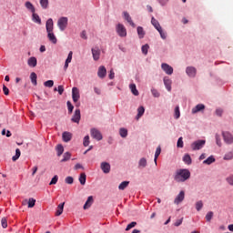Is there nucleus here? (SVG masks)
<instances>
[{
    "mask_svg": "<svg viewBox=\"0 0 233 233\" xmlns=\"http://www.w3.org/2000/svg\"><path fill=\"white\" fill-rule=\"evenodd\" d=\"M190 170L187 168L177 169L173 175V179L176 183H185L190 179Z\"/></svg>",
    "mask_w": 233,
    "mask_h": 233,
    "instance_id": "f257e3e1",
    "label": "nucleus"
},
{
    "mask_svg": "<svg viewBox=\"0 0 233 233\" xmlns=\"http://www.w3.org/2000/svg\"><path fill=\"white\" fill-rule=\"evenodd\" d=\"M46 30L47 32V38L53 45H57V37L54 34V19L49 18L46 22Z\"/></svg>",
    "mask_w": 233,
    "mask_h": 233,
    "instance_id": "f03ea898",
    "label": "nucleus"
},
{
    "mask_svg": "<svg viewBox=\"0 0 233 233\" xmlns=\"http://www.w3.org/2000/svg\"><path fill=\"white\" fill-rule=\"evenodd\" d=\"M206 144H207V140L198 139V140L193 141L190 145V147L193 151L201 150V148H203Z\"/></svg>",
    "mask_w": 233,
    "mask_h": 233,
    "instance_id": "7ed1b4c3",
    "label": "nucleus"
},
{
    "mask_svg": "<svg viewBox=\"0 0 233 233\" xmlns=\"http://www.w3.org/2000/svg\"><path fill=\"white\" fill-rule=\"evenodd\" d=\"M57 26L60 30V32H65L68 26V17L66 16H62L58 18L57 20Z\"/></svg>",
    "mask_w": 233,
    "mask_h": 233,
    "instance_id": "20e7f679",
    "label": "nucleus"
},
{
    "mask_svg": "<svg viewBox=\"0 0 233 233\" xmlns=\"http://www.w3.org/2000/svg\"><path fill=\"white\" fill-rule=\"evenodd\" d=\"M186 74L190 79H195L196 76H198V68L194 66H188L186 67Z\"/></svg>",
    "mask_w": 233,
    "mask_h": 233,
    "instance_id": "39448f33",
    "label": "nucleus"
},
{
    "mask_svg": "<svg viewBox=\"0 0 233 233\" xmlns=\"http://www.w3.org/2000/svg\"><path fill=\"white\" fill-rule=\"evenodd\" d=\"M222 137L226 145H233V135L229 131H223Z\"/></svg>",
    "mask_w": 233,
    "mask_h": 233,
    "instance_id": "423d86ee",
    "label": "nucleus"
},
{
    "mask_svg": "<svg viewBox=\"0 0 233 233\" xmlns=\"http://www.w3.org/2000/svg\"><path fill=\"white\" fill-rule=\"evenodd\" d=\"M116 32L119 37H127V27L123 24H117L116 25Z\"/></svg>",
    "mask_w": 233,
    "mask_h": 233,
    "instance_id": "0eeeda50",
    "label": "nucleus"
},
{
    "mask_svg": "<svg viewBox=\"0 0 233 233\" xmlns=\"http://www.w3.org/2000/svg\"><path fill=\"white\" fill-rule=\"evenodd\" d=\"M90 134L93 139H96V141H101V139H103V135L101 134V131L96 127L91 128Z\"/></svg>",
    "mask_w": 233,
    "mask_h": 233,
    "instance_id": "6e6552de",
    "label": "nucleus"
},
{
    "mask_svg": "<svg viewBox=\"0 0 233 233\" xmlns=\"http://www.w3.org/2000/svg\"><path fill=\"white\" fill-rule=\"evenodd\" d=\"M161 69L165 74H167V76H172L174 74V67L167 63L161 64Z\"/></svg>",
    "mask_w": 233,
    "mask_h": 233,
    "instance_id": "1a4fd4ad",
    "label": "nucleus"
},
{
    "mask_svg": "<svg viewBox=\"0 0 233 233\" xmlns=\"http://www.w3.org/2000/svg\"><path fill=\"white\" fill-rule=\"evenodd\" d=\"M71 121L73 123H76L77 125H79V121H81V109L75 110V113L71 118Z\"/></svg>",
    "mask_w": 233,
    "mask_h": 233,
    "instance_id": "9d476101",
    "label": "nucleus"
},
{
    "mask_svg": "<svg viewBox=\"0 0 233 233\" xmlns=\"http://www.w3.org/2000/svg\"><path fill=\"white\" fill-rule=\"evenodd\" d=\"M163 83L167 92H172V79L168 76H164Z\"/></svg>",
    "mask_w": 233,
    "mask_h": 233,
    "instance_id": "9b49d317",
    "label": "nucleus"
},
{
    "mask_svg": "<svg viewBox=\"0 0 233 233\" xmlns=\"http://www.w3.org/2000/svg\"><path fill=\"white\" fill-rule=\"evenodd\" d=\"M123 18L128 23V25H130V26H132V28H136V24L134 23V21H132V16H130V14H128V12H123Z\"/></svg>",
    "mask_w": 233,
    "mask_h": 233,
    "instance_id": "f8f14e48",
    "label": "nucleus"
},
{
    "mask_svg": "<svg viewBox=\"0 0 233 233\" xmlns=\"http://www.w3.org/2000/svg\"><path fill=\"white\" fill-rule=\"evenodd\" d=\"M91 52L94 61H99V57H101V49H99V47H94L91 49Z\"/></svg>",
    "mask_w": 233,
    "mask_h": 233,
    "instance_id": "ddd939ff",
    "label": "nucleus"
},
{
    "mask_svg": "<svg viewBox=\"0 0 233 233\" xmlns=\"http://www.w3.org/2000/svg\"><path fill=\"white\" fill-rule=\"evenodd\" d=\"M81 97V95H79V89L77 87L72 88V99L74 103H77Z\"/></svg>",
    "mask_w": 233,
    "mask_h": 233,
    "instance_id": "4468645a",
    "label": "nucleus"
},
{
    "mask_svg": "<svg viewBox=\"0 0 233 233\" xmlns=\"http://www.w3.org/2000/svg\"><path fill=\"white\" fill-rule=\"evenodd\" d=\"M185 200V191H180L178 195L175 198L174 204L179 205V203H183Z\"/></svg>",
    "mask_w": 233,
    "mask_h": 233,
    "instance_id": "2eb2a0df",
    "label": "nucleus"
},
{
    "mask_svg": "<svg viewBox=\"0 0 233 233\" xmlns=\"http://www.w3.org/2000/svg\"><path fill=\"white\" fill-rule=\"evenodd\" d=\"M97 76L100 79H105V77H106V67H105V66H100L98 67Z\"/></svg>",
    "mask_w": 233,
    "mask_h": 233,
    "instance_id": "dca6fc26",
    "label": "nucleus"
},
{
    "mask_svg": "<svg viewBox=\"0 0 233 233\" xmlns=\"http://www.w3.org/2000/svg\"><path fill=\"white\" fill-rule=\"evenodd\" d=\"M100 168L104 172V174H110V163L108 162H102L100 164Z\"/></svg>",
    "mask_w": 233,
    "mask_h": 233,
    "instance_id": "f3484780",
    "label": "nucleus"
},
{
    "mask_svg": "<svg viewBox=\"0 0 233 233\" xmlns=\"http://www.w3.org/2000/svg\"><path fill=\"white\" fill-rule=\"evenodd\" d=\"M137 116H136V119L137 121H139V119H141V117H143V116H145V106H138V108L137 109Z\"/></svg>",
    "mask_w": 233,
    "mask_h": 233,
    "instance_id": "a211bd4d",
    "label": "nucleus"
},
{
    "mask_svg": "<svg viewBox=\"0 0 233 233\" xmlns=\"http://www.w3.org/2000/svg\"><path fill=\"white\" fill-rule=\"evenodd\" d=\"M27 65L31 68H35L37 66V58H35V56L29 57L27 60Z\"/></svg>",
    "mask_w": 233,
    "mask_h": 233,
    "instance_id": "6ab92c4d",
    "label": "nucleus"
},
{
    "mask_svg": "<svg viewBox=\"0 0 233 233\" xmlns=\"http://www.w3.org/2000/svg\"><path fill=\"white\" fill-rule=\"evenodd\" d=\"M62 139L65 143H68L69 141H72V133L68 131H65L62 134Z\"/></svg>",
    "mask_w": 233,
    "mask_h": 233,
    "instance_id": "aec40b11",
    "label": "nucleus"
},
{
    "mask_svg": "<svg viewBox=\"0 0 233 233\" xmlns=\"http://www.w3.org/2000/svg\"><path fill=\"white\" fill-rule=\"evenodd\" d=\"M205 110V105L204 104H198L195 107L192 108L191 113L192 114H198V112H203Z\"/></svg>",
    "mask_w": 233,
    "mask_h": 233,
    "instance_id": "412c9836",
    "label": "nucleus"
},
{
    "mask_svg": "<svg viewBox=\"0 0 233 233\" xmlns=\"http://www.w3.org/2000/svg\"><path fill=\"white\" fill-rule=\"evenodd\" d=\"M92 203H94V197L90 196L87 198V200L86 201V203L84 205V210L90 208V207H92Z\"/></svg>",
    "mask_w": 233,
    "mask_h": 233,
    "instance_id": "4be33fe9",
    "label": "nucleus"
},
{
    "mask_svg": "<svg viewBox=\"0 0 233 233\" xmlns=\"http://www.w3.org/2000/svg\"><path fill=\"white\" fill-rule=\"evenodd\" d=\"M151 25L156 28L157 30H159L161 27V24H159V21L156 19L154 16L151 17Z\"/></svg>",
    "mask_w": 233,
    "mask_h": 233,
    "instance_id": "5701e85b",
    "label": "nucleus"
},
{
    "mask_svg": "<svg viewBox=\"0 0 233 233\" xmlns=\"http://www.w3.org/2000/svg\"><path fill=\"white\" fill-rule=\"evenodd\" d=\"M147 165V158L141 157V158L139 159V161H138V168H139L140 170H142V168H146Z\"/></svg>",
    "mask_w": 233,
    "mask_h": 233,
    "instance_id": "b1692460",
    "label": "nucleus"
},
{
    "mask_svg": "<svg viewBox=\"0 0 233 233\" xmlns=\"http://www.w3.org/2000/svg\"><path fill=\"white\" fill-rule=\"evenodd\" d=\"M25 6L32 14H34L35 12V7L34 6V5L30 1L25 2Z\"/></svg>",
    "mask_w": 233,
    "mask_h": 233,
    "instance_id": "393cba45",
    "label": "nucleus"
},
{
    "mask_svg": "<svg viewBox=\"0 0 233 233\" xmlns=\"http://www.w3.org/2000/svg\"><path fill=\"white\" fill-rule=\"evenodd\" d=\"M161 37V39H163V41H165L167 39V37H168V34L167 33V31L164 30L163 27H161L160 29L157 30Z\"/></svg>",
    "mask_w": 233,
    "mask_h": 233,
    "instance_id": "a878e982",
    "label": "nucleus"
},
{
    "mask_svg": "<svg viewBox=\"0 0 233 233\" xmlns=\"http://www.w3.org/2000/svg\"><path fill=\"white\" fill-rule=\"evenodd\" d=\"M182 161L185 163V165H192V157L189 154L184 155Z\"/></svg>",
    "mask_w": 233,
    "mask_h": 233,
    "instance_id": "bb28decb",
    "label": "nucleus"
},
{
    "mask_svg": "<svg viewBox=\"0 0 233 233\" xmlns=\"http://www.w3.org/2000/svg\"><path fill=\"white\" fill-rule=\"evenodd\" d=\"M32 21L33 23H36V25H41V17L35 12L32 13Z\"/></svg>",
    "mask_w": 233,
    "mask_h": 233,
    "instance_id": "cd10ccee",
    "label": "nucleus"
},
{
    "mask_svg": "<svg viewBox=\"0 0 233 233\" xmlns=\"http://www.w3.org/2000/svg\"><path fill=\"white\" fill-rule=\"evenodd\" d=\"M65 209V202L58 205L56 216H61L63 214V210Z\"/></svg>",
    "mask_w": 233,
    "mask_h": 233,
    "instance_id": "c85d7f7f",
    "label": "nucleus"
},
{
    "mask_svg": "<svg viewBox=\"0 0 233 233\" xmlns=\"http://www.w3.org/2000/svg\"><path fill=\"white\" fill-rule=\"evenodd\" d=\"M129 88H130L133 96H139V91L137 90L136 84H130Z\"/></svg>",
    "mask_w": 233,
    "mask_h": 233,
    "instance_id": "c756f323",
    "label": "nucleus"
},
{
    "mask_svg": "<svg viewBox=\"0 0 233 233\" xmlns=\"http://www.w3.org/2000/svg\"><path fill=\"white\" fill-rule=\"evenodd\" d=\"M137 32L139 39H143V37H145L146 33H145V29H143V26H138L137 28Z\"/></svg>",
    "mask_w": 233,
    "mask_h": 233,
    "instance_id": "7c9ffc66",
    "label": "nucleus"
},
{
    "mask_svg": "<svg viewBox=\"0 0 233 233\" xmlns=\"http://www.w3.org/2000/svg\"><path fill=\"white\" fill-rule=\"evenodd\" d=\"M119 136L125 139V137H127L128 136V129L125 127H121L119 129Z\"/></svg>",
    "mask_w": 233,
    "mask_h": 233,
    "instance_id": "2f4dec72",
    "label": "nucleus"
},
{
    "mask_svg": "<svg viewBox=\"0 0 233 233\" xmlns=\"http://www.w3.org/2000/svg\"><path fill=\"white\" fill-rule=\"evenodd\" d=\"M212 163H216V158L214 157V156H210L203 161L204 165H212Z\"/></svg>",
    "mask_w": 233,
    "mask_h": 233,
    "instance_id": "473e14b6",
    "label": "nucleus"
},
{
    "mask_svg": "<svg viewBox=\"0 0 233 233\" xmlns=\"http://www.w3.org/2000/svg\"><path fill=\"white\" fill-rule=\"evenodd\" d=\"M31 83L36 86H37V74L35 72L31 73L30 75Z\"/></svg>",
    "mask_w": 233,
    "mask_h": 233,
    "instance_id": "72a5a7b5",
    "label": "nucleus"
},
{
    "mask_svg": "<svg viewBox=\"0 0 233 233\" xmlns=\"http://www.w3.org/2000/svg\"><path fill=\"white\" fill-rule=\"evenodd\" d=\"M160 155H161V147L158 146L156 149L155 157H154V162L156 165H157V157H159Z\"/></svg>",
    "mask_w": 233,
    "mask_h": 233,
    "instance_id": "f704fd0d",
    "label": "nucleus"
},
{
    "mask_svg": "<svg viewBox=\"0 0 233 233\" xmlns=\"http://www.w3.org/2000/svg\"><path fill=\"white\" fill-rule=\"evenodd\" d=\"M78 181L80 185H86V174L81 173L78 178Z\"/></svg>",
    "mask_w": 233,
    "mask_h": 233,
    "instance_id": "c9c22d12",
    "label": "nucleus"
},
{
    "mask_svg": "<svg viewBox=\"0 0 233 233\" xmlns=\"http://www.w3.org/2000/svg\"><path fill=\"white\" fill-rule=\"evenodd\" d=\"M56 152L58 157L63 156V153L65 152V147H63V145L58 144L56 146Z\"/></svg>",
    "mask_w": 233,
    "mask_h": 233,
    "instance_id": "e433bc0d",
    "label": "nucleus"
},
{
    "mask_svg": "<svg viewBox=\"0 0 233 233\" xmlns=\"http://www.w3.org/2000/svg\"><path fill=\"white\" fill-rule=\"evenodd\" d=\"M128 185H130V181L121 182L118 186V190H125V188H127V187H128Z\"/></svg>",
    "mask_w": 233,
    "mask_h": 233,
    "instance_id": "4c0bfd02",
    "label": "nucleus"
},
{
    "mask_svg": "<svg viewBox=\"0 0 233 233\" xmlns=\"http://www.w3.org/2000/svg\"><path fill=\"white\" fill-rule=\"evenodd\" d=\"M174 117L175 119H179V117H181V111L179 110V106H177L175 107Z\"/></svg>",
    "mask_w": 233,
    "mask_h": 233,
    "instance_id": "58836bf2",
    "label": "nucleus"
},
{
    "mask_svg": "<svg viewBox=\"0 0 233 233\" xmlns=\"http://www.w3.org/2000/svg\"><path fill=\"white\" fill-rule=\"evenodd\" d=\"M224 159L225 161H230V159H233V149L225 154Z\"/></svg>",
    "mask_w": 233,
    "mask_h": 233,
    "instance_id": "ea45409f",
    "label": "nucleus"
},
{
    "mask_svg": "<svg viewBox=\"0 0 233 233\" xmlns=\"http://www.w3.org/2000/svg\"><path fill=\"white\" fill-rule=\"evenodd\" d=\"M70 157H72V154H70V152H66L63 155V159L61 160V163H65V162L68 161V159H70Z\"/></svg>",
    "mask_w": 233,
    "mask_h": 233,
    "instance_id": "a19ab883",
    "label": "nucleus"
},
{
    "mask_svg": "<svg viewBox=\"0 0 233 233\" xmlns=\"http://www.w3.org/2000/svg\"><path fill=\"white\" fill-rule=\"evenodd\" d=\"M21 157V150L19 148L15 149V155L12 157L13 161H17Z\"/></svg>",
    "mask_w": 233,
    "mask_h": 233,
    "instance_id": "79ce46f5",
    "label": "nucleus"
},
{
    "mask_svg": "<svg viewBox=\"0 0 233 233\" xmlns=\"http://www.w3.org/2000/svg\"><path fill=\"white\" fill-rule=\"evenodd\" d=\"M48 0H40V6L43 8V10H46L48 8Z\"/></svg>",
    "mask_w": 233,
    "mask_h": 233,
    "instance_id": "37998d69",
    "label": "nucleus"
},
{
    "mask_svg": "<svg viewBox=\"0 0 233 233\" xmlns=\"http://www.w3.org/2000/svg\"><path fill=\"white\" fill-rule=\"evenodd\" d=\"M148 48H150V46H148V44L142 46L141 50L144 56H147L148 54Z\"/></svg>",
    "mask_w": 233,
    "mask_h": 233,
    "instance_id": "c03bdc74",
    "label": "nucleus"
},
{
    "mask_svg": "<svg viewBox=\"0 0 233 233\" xmlns=\"http://www.w3.org/2000/svg\"><path fill=\"white\" fill-rule=\"evenodd\" d=\"M55 92H58L59 96H63V92H65V87L63 86H58V87L54 88Z\"/></svg>",
    "mask_w": 233,
    "mask_h": 233,
    "instance_id": "a18cd8bd",
    "label": "nucleus"
},
{
    "mask_svg": "<svg viewBox=\"0 0 233 233\" xmlns=\"http://www.w3.org/2000/svg\"><path fill=\"white\" fill-rule=\"evenodd\" d=\"M68 114H72L74 112V105H72V102L67 101L66 102Z\"/></svg>",
    "mask_w": 233,
    "mask_h": 233,
    "instance_id": "49530a36",
    "label": "nucleus"
},
{
    "mask_svg": "<svg viewBox=\"0 0 233 233\" xmlns=\"http://www.w3.org/2000/svg\"><path fill=\"white\" fill-rule=\"evenodd\" d=\"M213 218H214V212L209 211L206 215V221L210 222V221H212Z\"/></svg>",
    "mask_w": 233,
    "mask_h": 233,
    "instance_id": "de8ad7c7",
    "label": "nucleus"
},
{
    "mask_svg": "<svg viewBox=\"0 0 233 233\" xmlns=\"http://www.w3.org/2000/svg\"><path fill=\"white\" fill-rule=\"evenodd\" d=\"M203 208V201L199 200L196 202V210L199 212Z\"/></svg>",
    "mask_w": 233,
    "mask_h": 233,
    "instance_id": "09e8293b",
    "label": "nucleus"
},
{
    "mask_svg": "<svg viewBox=\"0 0 233 233\" xmlns=\"http://www.w3.org/2000/svg\"><path fill=\"white\" fill-rule=\"evenodd\" d=\"M183 147H184L183 137H180L177 139V148H183Z\"/></svg>",
    "mask_w": 233,
    "mask_h": 233,
    "instance_id": "8fccbe9b",
    "label": "nucleus"
},
{
    "mask_svg": "<svg viewBox=\"0 0 233 233\" xmlns=\"http://www.w3.org/2000/svg\"><path fill=\"white\" fill-rule=\"evenodd\" d=\"M223 108L218 107L215 110V114L216 116H218V117H222L223 116Z\"/></svg>",
    "mask_w": 233,
    "mask_h": 233,
    "instance_id": "3c124183",
    "label": "nucleus"
},
{
    "mask_svg": "<svg viewBox=\"0 0 233 233\" xmlns=\"http://www.w3.org/2000/svg\"><path fill=\"white\" fill-rule=\"evenodd\" d=\"M83 145H84V147H88V145H90V137L89 136H86L84 137Z\"/></svg>",
    "mask_w": 233,
    "mask_h": 233,
    "instance_id": "603ef678",
    "label": "nucleus"
},
{
    "mask_svg": "<svg viewBox=\"0 0 233 233\" xmlns=\"http://www.w3.org/2000/svg\"><path fill=\"white\" fill-rule=\"evenodd\" d=\"M151 94L153 97H159L161 96V94H159V91H157V89L156 88H151Z\"/></svg>",
    "mask_w": 233,
    "mask_h": 233,
    "instance_id": "864d4df0",
    "label": "nucleus"
},
{
    "mask_svg": "<svg viewBox=\"0 0 233 233\" xmlns=\"http://www.w3.org/2000/svg\"><path fill=\"white\" fill-rule=\"evenodd\" d=\"M44 86L47 88H52L54 86V80H47L44 83Z\"/></svg>",
    "mask_w": 233,
    "mask_h": 233,
    "instance_id": "5fc2aeb1",
    "label": "nucleus"
},
{
    "mask_svg": "<svg viewBox=\"0 0 233 233\" xmlns=\"http://www.w3.org/2000/svg\"><path fill=\"white\" fill-rule=\"evenodd\" d=\"M35 207V199L29 198L28 200V208H34Z\"/></svg>",
    "mask_w": 233,
    "mask_h": 233,
    "instance_id": "6e6d98bb",
    "label": "nucleus"
},
{
    "mask_svg": "<svg viewBox=\"0 0 233 233\" xmlns=\"http://www.w3.org/2000/svg\"><path fill=\"white\" fill-rule=\"evenodd\" d=\"M215 139L218 147H221V136H219L218 134H216Z\"/></svg>",
    "mask_w": 233,
    "mask_h": 233,
    "instance_id": "4d7b16f0",
    "label": "nucleus"
},
{
    "mask_svg": "<svg viewBox=\"0 0 233 233\" xmlns=\"http://www.w3.org/2000/svg\"><path fill=\"white\" fill-rule=\"evenodd\" d=\"M58 179H59V177H57V175L54 176V177L51 179L49 185H57Z\"/></svg>",
    "mask_w": 233,
    "mask_h": 233,
    "instance_id": "13d9d810",
    "label": "nucleus"
},
{
    "mask_svg": "<svg viewBox=\"0 0 233 233\" xmlns=\"http://www.w3.org/2000/svg\"><path fill=\"white\" fill-rule=\"evenodd\" d=\"M136 225H137V222L133 221V222L129 223V224L127 226L126 230L128 231V230H130L131 228H134V227H136Z\"/></svg>",
    "mask_w": 233,
    "mask_h": 233,
    "instance_id": "bf43d9fd",
    "label": "nucleus"
},
{
    "mask_svg": "<svg viewBox=\"0 0 233 233\" xmlns=\"http://www.w3.org/2000/svg\"><path fill=\"white\" fill-rule=\"evenodd\" d=\"M1 225L3 228H6V227H8V221L6 220V218H2Z\"/></svg>",
    "mask_w": 233,
    "mask_h": 233,
    "instance_id": "052dcab7",
    "label": "nucleus"
},
{
    "mask_svg": "<svg viewBox=\"0 0 233 233\" xmlns=\"http://www.w3.org/2000/svg\"><path fill=\"white\" fill-rule=\"evenodd\" d=\"M158 5H160V6H167V5H168V1L170 0H157Z\"/></svg>",
    "mask_w": 233,
    "mask_h": 233,
    "instance_id": "680f3d73",
    "label": "nucleus"
},
{
    "mask_svg": "<svg viewBox=\"0 0 233 233\" xmlns=\"http://www.w3.org/2000/svg\"><path fill=\"white\" fill-rule=\"evenodd\" d=\"M227 183H228V185H230L231 187H233V175L228 176L226 178Z\"/></svg>",
    "mask_w": 233,
    "mask_h": 233,
    "instance_id": "e2e57ef3",
    "label": "nucleus"
},
{
    "mask_svg": "<svg viewBox=\"0 0 233 233\" xmlns=\"http://www.w3.org/2000/svg\"><path fill=\"white\" fill-rule=\"evenodd\" d=\"M66 183L67 185H72L74 183V177H66V179H65Z\"/></svg>",
    "mask_w": 233,
    "mask_h": 233,
    "instance_id": "0e129e2a",
    "label": "nucleus"
},
{
    "mask_svg": "<svg viewBox=\"0 0 233 233\" xmlns=\"http://www.w3.org/2000/svg\"><path fill=\"white\" fill-rule=\"evenodd\" d=\"M72 56H74V53L72 51H70L68 53L67 58L66 59V62L72 63Z\"/></svg>",
    "mask_w": 233,
    "mask_h": 233,
    "instance_id": "69168bd1",
    "label": "nucleus"
},
{
    "mask_svg": "<svg viewBox=\"0 0 233 233\" xmlns=\"http://www.w3.org/2000/svg\"><path fill=\"white\" fill-rule=\"evenodd\" d=\"M80 37H81L82 39H85V40L88 39V35H86V30H83V31L81 32Z\"/></svg>",
    "mask_w": 233,
    "mask_h": 233,
    "instance_id": "338daca9",
    "label": "nucleus"
},
{
    "mask_svg": "<svg viewBox=\"0 0 233 233\" xmlns=\"http://www.w3.org/2000/svg\"><path fill=\"white\" fill-rule=\"evenodd\" d=\"M183 224V218H181L180 219L176 220L175 222V227H180V225Z\"/></svg>",
    "mask_w": 233,
    "mask_h": 233,
    "instance_id": "774afa93",
    "label": "nucleus"
}]
</instances>
